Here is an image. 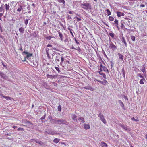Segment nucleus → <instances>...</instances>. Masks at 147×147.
<instances>
[{
	"mask_svg": "<svg viewBox=\"0 0 147 147\" xmlns=\"http://www.w3.org/2000/svg\"><path fill=\"white\" fill-rule=\"evenodd\" d=\"M80 6L82 8L85 10L91 9V5L87 3H80Z\"/></svg>",
	"mask_w": 147,
	"mask_h": 147,
	"instance_id": "obj_1",
	"label": "nucleus"
},
{
	"mask_svg": "<svg viewBox=\"0 0 147 147\" xmlns=\"http://www.w3.org/2000/svg\"><path fill=\"white\" fill-rule=\"evenodd\" d=\"M24 54L27 55L26 57H24V60H23V61H26V59H28L29 58L32 56V54L29 52L24 51L23 52L22 54L24 55Z\"/></svg>",
	"mask_w": 147,
	"mask_h": 147,
	"instance_id": "obj_2",
	"label": "nucleus"
},
{
	"mask_svg": "<svg viewBox=\"0 0 147 147\" xmlns=\"http://www.w3.org/2000/svg\"><path fill=\"white\" fill-rule=\"evenodd\" d=\"M117 46L114 45L112 42L110 43L109 45V48L110 49L114 51L117 49Z\"/></svg>",
	"mask_w": 147,
	"mask_h": 147,
	"instance_id": "obj_3",
	"label": "nucleus"
},
{
	"mask_svg": "<svg viewBox=\"0 0 147 147\" xmlns=\"http://www.w3.org/2000/svg\"><path fill=\"white\" fill-rule=\"evenodd\" d=\"M44 133L46 135H47V134L49 135H54L57 134L55 131H49V132L45 131Z\"/></svg>",
	"mask_w": 147,
	"mask_h": 147,
	"instance_id": "obj_4",
	"label": "nucleus"
},
{
	"mask_svg": "<svg viewBox=\"0 0 147 147\" xmlns=\"http://www.w3.org/2000/svg\"><path fill=\"white\" fill-rule=\"evenodd\" d=\"M95 80L97 81L98 82L100 83H101L104 85H106L107 84V80H104L103 81H102L100 80H99L98 79H95Z\"/></svg>",
	"mask_w": 147,
	"mask_h": 147,
	"instance_id": "obj_5",
	"label": "nucleus"
},
{
	"mask_svg": "<svg viewBox=\"0 0 147 147\" xmlns=\"http://www.w3.org/2000/svg\"><path fill=\"white\" fill-rule=\"evenodd\" d=\"M57 122L59 124H65L66 123V121L63 120H57Z\"/></svg>",
	"mask_w": 147,
	"mask_h": 147,
	"instance_id": "obj_6",
	"label": "nucleus"
},
{
	"mask_svg": "<svg viewBox=\"0 0 147 147\" xmlns=\"http://www.w3.org/2000/svg\"><path fill=\"white\" fill-rule=\"evenodd\" d=\"M32 141L34 142H35L36 143L39 144L40 145H42L43 144V143L42 142L40 141H39L38 140H35L34 139H32Z\"/></svg>",
	"mask_w": 147,
	"mask_h": 147,
	"instance_id": "obj_7",
	"label": "nucleus"
},
{
	"mask_svg": "<svg viewBox=\"0 0 147 147\" xmlns=\"http://www.w3.org/2000/svg\"><path fill=\"white\" fill-rule=\"evenodd\" d=\"M116 14L117 17L119 18L121 16H123L125 15L124 13L119 11L117 12Z\"/></svg>",
	"mask_w": 147,
	"mask_h": 147,
	"instance_id": "obj_8",
	"label": "nucleus"
},
{
	"mask_svg": "<svg viewBox=\"0 0 147 147\" xmlns=\"http://www.w3.org/2000/svg\"><path fill=\"white\" fill-rule=\"evenodd\" d=\"M121 127L123 128L126 131H130V130L129 128L128 127H126L124 125H120Z\"/></svg>",
	"mask_w": 147,
	"mask_h": 147,
	"instance_id": "obj_9",
	"label": "nucleus"
},
{
	"mask_svg": "<svg viewBox=\"0 0 147 147\" xmlns=\"http://www.w3.org/2000/svg\"><path fill=\"white\" fill-rule=\"evenodd\" d=\"M84 129L86 130H87L90 128V125L89 124H84Z\"/></svg>",
	"mask_w": 147,
	"mask_h": 147,
	"instance_id": "obj_10",
	"label": "nucleus"
},
{
	"mask_svg": "<svg viewBox=\"0 0 147 147\" xmlns=\"http://www.w3.org/2000/svg\"><path fill=\"white\" fill-rule=\"evenodd\" d=\"M58 33L60 37L61 40L63 41V34L60 32L59 30L58 31Z\"/></svg>",
	"mask_w": 147,
	"mask_h": 147,
	"instance_id": "obj_11",
	"label": "nucleus"
},
{
	"mask_svg": "<svg viewBox=\"0 0 147 147\" xmlns=\"http://www.w3.org/2000/svg\"><path fill=\"white\" fill-rule=\"evenodd\" d=\"M114 22V24H115V26L119 30L118 20L117 19H115Z\"/></svg>",
	"mask_w": 147,
	"mask_h": 147,
	"instance_id": "obj_12",
	"label": "nucleus"
},
{
	"mask_svg": "<svg viewBox=\"0 0 147 147\" xmlns=\"http://www.w3.org/2000/svg\"><path fill=\"white\" fill-rule=\"evenodd\" d=\"M72 119L75 121H77L78 119L77 116L76 115H72Z\"/></svg>",
	"mask_w": 147,
	"mask_h": 147,
	"instance_id": "obj_13",
	"label": "nucleus"
},
{
	"mask_svg": "<svg viewBox=\"0 0 147 147\" xmlns=\"http://www.w3.org/2000/svg\"><path fill=\"white\" fill-rule=\"evenodd\" d=\"M121 41L122 42H123L125 46V47H127V42L126 41L125 39V38L124 37H122V39H121Z\"/></svg>",
	"mask_w": 147,
	"mask_h": 147,
	"instance_id": "obj_14",
	"label": "nucleus"
},
{
	"mask_svg": "<svg viewBox=\"0 0 147 147\" xmlns=\"http://www.w3.org/2000/svg\"><path fill=\"white\" fill-rule=\"evenodd\" d=\"M56 76L55 75L53 76L52 75H49V74H47V78H49L52 79H53V78H55Z\"/></svg>",
	"mask_w": 147,
	"mask_h": 147,
	"instance_id": "obj_15",
	"label": "nucleus"
},
{
	"mask_svg": "<svg viewBox=\"0 0 147 147\" xmlns=\"http://www.w3.org/2000/svg\"><path fill=\"white\" fill-rule=\"evenodd\" d=\"M4 6L5 7V9L6 11H8L9 10V7H10L9 4H5L4 5Z\"/></svg>",
	"mask_w": 147,
	"mask_h": 147,
	"instance_id": "obj_16",
	"label": "nucleus"
},
{
	"mask_svg": "<svg viewBox=\"0 0 147 147\" xmlns=\"http://www.w3.org/2000/svg\"><path fill=\"white\" fill-rule=\"evenodd\" d=\"M101 145L102 147H104L105 146V147H107L108 146V145L107 144L104 142H101Z\"/></svg>",
	"mask_w": 147,
	"mask_h": 147,
	"instance_id": "obj_17",
	"label": "nucleus"
},
{
	"mask_svg": "<svg viewBox=\"0 0 147 147\" xmlns=\"http://www.w3.org/2000/svg\"><path fill=\"white\" fill-rule=\"evenodd\" d=\"M146 81V80L144 78H142V79H141L140 82L139 83H140L141 84H144V82H145Z\"/></svg>",
	"mask_w": 147,
	"mask_h": 147,
	"instance_id": "obj_18",
	"label": "nucleus"
},
{
	"mask_svg": "<svg viewBox=\"0 0 147 147\" xmlns=\"http://www.w3.org/2000/svg\"><path fill=\"white\" fill-rule=\"evenodd\" d=\"M103 69L104 71L106 72L108 74L109 73V71L106 67L103 66Z\"/></svg>",
	"mask_w": 147,
	"mask_h": 147,
	"instance_id": "obj_19",
	"label": "nucleus"
},
{
	"mask_svg": "<svg viewBox=\"0 0 147 147\" xmlns=\"http://www.w3.org/2000/svg\"><path fill=\"white\" fill-rule=\"evenodd\" d=\"M99 72V74L100 75L102 76L103 78L105 79H106V75L105 74L102 73V72Z\"/></svg>",
	"mask_w": 147,
	"mask_h": 147,
	"instance_id": "obj_20",
	"label": "nucleus"
},
{
	"mask_svg": "<svg viewBox=\"0 0 147 147\" xmlns=\"http://www.w3.org/2000/svg\"><path fill=\"white\" fill-rule=\"evenodd\" d=\"M118 55L119 58V59L121 60V61H123V59L124 56L122 55L120 53H118Z\"/></svg>",
	"mask_w": 147,
	"mask_h": 147,
	"instance_id": "obj_21",
	"label": "nucleus"
},
{
	"mask_svg": "<svg viewBox=\"0 0 147 147\" xmlns=\"http://www.w3.org/2000/svg\"><path fill=\"white\" fill-rule=\"evenodd\" d=\"M3 98H5L7 100H12L13 99V98H11L10 97L5 96H3Z\"/></svg>",
	"mask_w": 147,
	"mask_h": 147,
	"instance_id": "obj_22",
	"label": "nucleus"
},
{
	"mask_svg": "<svg viewBox=\"0 0 147 147\" xmlns=\"http://www.w3.org/2000/svg\"><path fill=\"white\" fill-rule=\"evenodd\" d=\"M61 61L60 63V65L61 66H63V64L64 61V58L62 56L61 58Z\"/></svg>",
	"mask_w": 147,
	"mask_h": 147,
	"instance_id": "obj_23",
	"label": "nucleus"
},
{
	"mask_svg": "<svg viewBox=\"0 0 147 147\" xmlns=\"http://www.w3.org/2000/svg\"><path fill=\"white\" fill-rule=\"evenodd\" d=\"M60 141V139L57 138L54 139L53 140L54 142L55 143H57Z\"/></svg>",
	"mask_w": 147,
	"mask_h": 147,
	"instance_id": "obj_24",
	"label": "nucleus"
},
{
	"mask_svg": "<svg viewBox=\"0 0 147 147\" xmlns=\"http://www.w3.org/2000/svg\"><path fill=\"white\" fill-rule=\"evenodd\" d=\"M19 31L20 33H23L24 32V29L23 28L21 27L19 29Z\"/></svg>",
	"mask_w": 147,
	"mask_h": 147,
	"instance_id": "obj_25",
	"label": "nucleus"
},
{
	"mask_svg": "<svg viewBox=\"0 0 147 147\" xmlns=\"http://www.w3.org/2000/svg\"><path fill=\"white\" fill-rule=\"evenodd\" d=\"M0 75L1 76V77L3 78H5V75L3 74L2 72H1L0 71Z\"/></svg>",
	"mask_w": 147,
	"mask_h": 147,
	"instance_id": "obj_26",
	"label": "nucleus"
},
{
	"mask_svg": "<svg viewBox=\"0 0 147 147\" xmlns=\"http://www.w3.org/2000/svg\"><path fill=\"white\" fill-rule=\"evenodd\" d=\"M78 120L79 121H81V122H82V123H84L85 122L84 119L83 117H80L78 119Z\"/></svg>",
	"mask_w": 147,
	"mask_h": 147,
	"instance_id": "obj_27",
	"label": "nucleus"
},
{
	"mask_svg": "<svg viewBox=\"0 0 147 147\" xmlns=\"http://www.w3.org/2000/svg\"><path fill=\"white\" fill-rule=\"evenodd\" d=\"M100 69H99V72H102V71H103V65L102 64H101V65L100 66Z\"/></svg>",
	"mask_w": 147,
	"mask_h": 147,
	"instance_id": "obj_28",
	"label": "nucleus"
},
{
	"mask_svg": "<svg viewBox=\"0 0 147 147\" xmlns=\"http://www.w3.org/2000/svg\"><path fill=\"white\" fill-rule=\"evenodd\" d=\"M144 65H143V68L141 69V71L142 72L144 73H145V67H144Z\"/></svg>",
	"mask_w": 147,
	"mask_h": 147,
	"instance_id": "obj_29",
	"label": "nucleus"
},
{
	"mask_svg": "<svg viewBox=\"0 0 147 147\" xmlns=\"http://www.w3.org/2000/svg\"><path fill=\"white\" fill-rule=\"evenodd\" d=\"M74 19H76L77 21L79 22L81 21L82 20L81 19L79 18L77 16H75L74 18Z\"/></svg>",
	"mask_w": 147,
	"mask_h": 147,
	"instance_id": "obj_30",
	"label": "nucleus"
},
{
	"mask_svg": "<svg viewBox=\"0 0 147 147\" xmlns=\"http://www.w3.org/2000/svg\"><path fill=\"white\" fill-rule=\"evenodd\" d=\"M22 9V6L20 5L19 7L18 8L17 11L18 12H20Z\"/></svg>",
	"mask_w": 147,
	"mask_h": 147,
	"instance_id": "obj_31",
	"label": "nucleus"
},
{
	"mask_svg": "<svg viewBox=\"0 0 147 147\" xmlns=\"http://www.w3.org/2000/svg\"><path fill=\"white\" fill-rule=\"evenodd\" d=\"M98 116L100 118V119H103V118H104L103 115L100 113L99 114Z\"/></svg>",
	"mask_w": 147,
	"mask_h": 147,
	"instance_id": "obj_32",
	"label": "nucleus"
},
{
	"mask_svg": "<svg viewBox=\"0 0 147 147\" xmlns=\"http://www.w3.org/2000/svg\"><path fill=\"white\" fill-rule=\"evenodd\" d=\"M106 11L107 13V15L108 16H109L111 14V12L109 9H107L106 10Z\"/></svg>",
	"mask_w": 147,
	"mask_h": 147,
	"instance_id": "obj_33",
	"label": "nucleus"
},
{
	"mask_svg": "<svg viewBox=\"0 0 147 147\" xmlns=\"http://www.w3.org/2000/svg\"><path fill=\"white\" fill-rule=\"evenodd\" d=\"M58 2L59 3H62L64 5H65V3L64 0H57Z\"/></svg>",
	"mask_w": 147,
	"mask_h": 147,
	"instance_id": "obj_34",
	"label": "nucleus"
},
{
	"mask_svg": "<svg viewBox=\"0 0 147 147\" xmlns=\"http://www.w3.org/2000/svg\"><path fill=\"white\" fill-rule=\"evenodd\" d=\"M108 19L110 21H113L114 20V18L113 17L110 16L109 17Z\"/></svg>",
	"mask_w": 147,
	"mask_h": 147,
	"instance_id": "obj_35",
	"label": "nucleus"
},
{
	"mask_svg": "<svg viewBox=\"0 0 147 147\" xmlns=\"http://www.w3.org/2000/svg\"><path fill=\"white\" fill-rule=\"evenodd\" d=\"M46 53H47V56L48 59H50L51 58V57L49 55V53L48 52V50L47 49V50H46Z\"/></svg>",
	"mask_w": 147,
	"mask_h": 147,
	"instance_id": "obj_36",
	"label": "nucleus"
},
{
	"mask_svg": "<svg viewBox=\"0 0 147 147\" xmlns=\"http://www.w3.org/2000/svg\"><path fill=\"white\" fill-rule=\"evenodd\" d=\"M131 39L133 41H135V37L134 36H131Z\"/></svg>",
	"mask_w": 147,
	"mask_h": 147,
	"instance_id": "obj_37",
	"label": "nucleus"
},
{
	"mask_svg": "<svg viewBox=\"0 0 147 147\" xmlns=\"http://www.w3.org/2000/svg\"><path fill=\"white\" fill-rule=\"evenodd\" d=\"M45 38L47 40H49L52 38V37L50 36H49L46 37Z\"/></svg>",
	"mask_w": 147,
	"mask_h": 147,
	"instance_id": "obj_38",
	"label": "nucleus"
},
{
	"mask_svg": "<svg viewBox=\"0 0 147 147\" xmlns=\"http://www.w3.org/2000/svg\"><path fill=\"white\" fill-rule=\"evenodd\" d=\"M109 35L112 38H114V34L113 33H110Z\"/></svg>",
	"mask_w": 147,
	"mask_h": 147,
	"instance_id": "obj_39",
	"label": "nucleus"
},
{
	"mask_svg": "<svg viewBox=\"0 0 147 147\" xmlns=\"http://www.w3.org/2000/svg\"><path fill=\"white\" fill-rule=\"evenodd\" d=\"M69 63V61L67 60H66L65 61V64L64 65L65 66H68V64Z\"/></svg>",
	"mask_w": 147,
	"mask_h": 147,
	"instance_id": "obj_40",
	"label": "nucleus"
},
{
	"mask_svg": "<svg viewBox=\"0 0 147 147\" xmlns=\"http://www.w3.org/2000/svg\"><path fill=\"white\" fill-rule=\"evenodd\" d=\"M56 70L58 71V73H59L60 72V71L59 69V68L57 67H55Z\"/></svg>",
	"mask_w": 147,
	"mask_h": 147,
	"instance_id": "obj_41",
	"label": "nucleus"
},
{
	"mask_svg": "<svg viewBox=\"0 0 147 147\" xmlns=\"http://www.w3.org/2000/svg\"><path fill=\"white\" fill-rule=\"evenodd\" d=\"M101 120L105 124L106 123V121L105 119V118H103V119H101Z\"/></svg>",
	"mask_w": 147,
	"mask_h": 147,
	"instance_id": "obj_42",
	"label": "nucleus"
},
{
	"mask_svg": "<svg viewBox=\"0 0 147 147\" xmlns=\"http://www.w3.org/2000/svg\"><path fill=\"white\" fill-rule=\"evenodd\" d=\"M58 110L59 111H61V105H59L57 108Z\"/></svg>",
	"mask_w": 147,
	"mask_h": 147,
	"instance_id": "obj_43",
	"label": "nucleus"
},
{
	"mask_svg": "<svg viewBox=\"0 0 147 147\" xmlns=\"http://www.w3.org/2000/svg\"><path fill=\"white\" fill-rule=\"evenodd\" d=\"M55 61L57 63L59 61V58L57 56H56V58L55 59Z\"/></svg>",
	"mask_w": 147,
	"mask_h": 147,
	"instance_id": "obj_44",
	"label": "nucleus"
},
{
	"mask_svg": "<svg viewBox=\"0 0 147 147\" xmlns=\"http://www.w3.org/2000/svg\"><path fill=\"white\" fill-rule=\"evenodd\" d=\"M119 103H120V105L123 107H124V104L123 103V102H122L120 100H119Z\"/></svg>",
	"mask_w": 147,
	"mask_h": 147,
	"instance_id": "obj_45",
	"label": "nucleus"
},
{
	"mask_svg": "<svg viewBox=\"0 0 147 147\" xmlns=\"http://www.w3.org/2000/svg\"><path fill=\"white\" fill-rule=\"evenodd\" d=\"M17 130L18 131L21 130L22 131H24V129L23 128L20 127Z\"/></svg>",
	"mask_w": 147,
	"mask_h": 147,
	"instance_id": "obj_46",
	"label": "nucleus"
},
{
	"mask_svg": "<svg viewBox=\"0 0 147 147\" xmlns=\"http://www.w3.org/2000/svg\"><path fill=\"white\" fill-rule=\"evenodd\" d=\"M121 28L122 29H123L125 28V27L123 23H121Z\"/></svg>",
	"mask_w": 147,
	"mask_h": 147,
	"instance_id": "obj_47",
	"label": "nucleus"
},
{
	"mask_svg": "<svg viewBox=\"0 0 147 147\" xmlns=\"http://www.w3.org/2000/svg\"><path fill=\"white\" fill-rule=\"evenodd\" d=\"M0 10L1 11V12L4 11L3 8V5H1L0 7Z\"/></svg>",
	"mask_w": 147,
	"mask_h": 147,
	"instance_id": "obj_48",
	"label": "nucleus"
},
{
	"mask_svg": "<svg viewBox=\"0 0 147 147\" xmlns=\"http://www.w3.org/2000/svg\"><path fill=\"white\" fill-rule=\"evenodd\" d=\"M138 76L140 77V78H144V77L140 74H138Z\"/></svg>",
	"mask_w": 147,
	"mask_h": 147,
	"instance_id": "obj_49",
	"label": "nucleus"
},
{
	"mask_svg": "<svg viewBox=\"0 0 147 147\" xmlns=\"http://www.w3.org/2000/svg\"><path fill=\"white\" fill-rule=\"evenodd\" d=\"M122 72H123V77H124L125 76V71H124V68L123 69Z\"/></svg>",
	"mask_w": 147,
	"mask_h": 147,
	"instance_id": "obj_50",
	"label": "nucleus"
},
{
	"mask_svg": "<svg viewBox=\"0 0 147 147\" xmlns=\"http://www.w3.org/2000/svg\"><path fill=\"white\" fill-rule=\"evenodd\" d=\"M28 19H26L24 20V23L26 24L27 25L28 22Z\"/></svg>",
	"mask_w": 147,
	"mask_h": 147,
	"instance_id": "obj_51",
	"label": "nucleus"
},
{
	"mask_svg": "<svg viewBox=\"0 0 147 147\" xmlns=\"http://www.w3.org/2000/svg\"><path fill=\"white\" fill-rule=\"evenodd\" d=\"M131 119H132V120H133L135 121L136 122H138V121H139V120H138L136 119L135 118H134V117H133Z\"/></svg>",
	"mask_w": 147,
	"mask_h": 147,
	"instance_id": "obj_52",
	"label": "nucleus"
},
{
	"mask_svg": "<svg viewBox=\"0 0 147 147\" xmlns=\"http://www.w3.org/2000/svg\"><path fill=\"white\" fill-rule=\"evenodd\" d=\"M67 29L69 30H70V31H73V30H72L71 28H70V26H69V27H68Z\"/></svg>",
	"mask_w": 147,
	"mask_h": 147,
	"instance_id": "obj_53",
	"label": "nucleus"
},
{
	"mask_svg": "<svg viewBox=\"0 0 147 147\" xmlns=\"http://www.w3.org/2000/svg\"><path fill=\"white\" fill-rule=\"evenodd\" d=\"M52 83L53 84V86H57V83H55L54 82H53Z\"/></svg>",
	"mask_w": 147,
	"mask_h": 147,
	"instance_id": "obj_54",
	"label": "nucleus"
},
{
	"mask_svg": "<svg viewBox=\"0 0 147 147\" xmlns=\"http://www.w3.org/2000/svg\"><path fill=\"white\" fill-rule=\"evenodd\" d=\"M124 98L126 100H128V99L127 97V96H124Z\"/></svg>",
	"mask_w": 147,
	"mask_h": 147,
	"instance_id": "obj_55",
	"label": "nucleus"
},
{
	"mask_svg": "<svg viewBox=\"0 0 147 147\" xmlns=\"http://www.w3.org/2000/svg\"><path fill=\"white\" fill-rule=\"evenodd\" d=\"M145 5L143 4H142L140 5V7H145Z\"/></svg>",
	"mask_w": 147,
	"mask_h": 147,
	"instance_id": "obj_56",
	"label": "nucleus"
},
{
	"mask_svg": "<svg viewBox=\"0 0 147 147\" xmlns=\"http://www.w3.org/2000/svg\"><path fill=\"white\" fill-rule=\"evenodd\" d=\"M75 41L76 42V43L78 44H79V42L76 39H75Z\"/></svg>",
	"mask_w": 147,
	"mask_h": 147,
	"instance_id": "obj_57",
	"label": "nucleus"
},
{
	"mask_svg": "<svg viewBox=\"0 0 147 147\" xmlns=\"http://www.w3.org/2000/svg\"><path fill=\"white\" fill-rule=\"evenodd\" d=\"M52 49H53V50H54L57 51H58V50H59L58 49H57V48H56L55 47H53Z\"/></svg>",
	"mask_w": 147,
	"mask_h": 147,
	"instance_id": "obj_58",
	"label": "nucleus"
},
{
	"mask_svg": "<svg viewBox=\"0 0 147 147\" xmlns=\"http://www.w3.org/2000/svg\"><path fill=\"white\" fill-rule=\"evenodd\" d=\"M76 50H77L79 52H80L81 51V49L79 47H78V48L77 49H76Z\"/></svg>",
	"mask_w": 147,
	"mask_h": 147,
	"instance_id": "obj_59",
	"label": "nucleus"
},
{
	"mask_svg": "<svg viewBox=\"0 0 147 147\" xmlns=\"http://www.w3.org/2000/svg\"><path fill=\"white\" fill-rule=\"evenodd\" d=\"M70 33H71V35L73 37H74V35L72 33V31H70Z\"/></svg>",
	"mask_w": 147,
	"mask_h": 147,
	"instance_id": "obj_60",
	"label": "nucleus"
},
{
	"mask_svg": "<svg viewBox=\"0 0 147 147\" xmlns=\"http://www.w3.org/2000/svg\"><path fill=\"white\" fill-rule=\"evenodd\" d=\"M52 47V45H50L49 44H48L47 45V47Z\"/></svg>",
	"mask_w": 147,
	"mask_h": 147,
	"instance_id": "obj_61",
	"label": "nucleus"
},
{
	"mask_svg": "<svg viewBox=\"0 0 147 147\" xmlns=\"http://www.w3.org/2000/svg\"><path fill=\"white\" fill-rule=\"evenodd\" d=\"M67 19L69 20L71 19V16H67Z\"/></svg>",
	"mask_w": 147,
	"mask_h": 147,
	"instance_id": "obj_62",
	"label": "nucleus"
},
{
	"mask_svg": "<svg viewBox=\"0 0 147 147\" xmlns=\"http://www.w3.org/2000/svg\"><path fill=\"white\" fill-rule=\"evenodd\" d=\"M32 6H33L34 8H35V4L34 3H32Z\"/></svg>",
	"mask_w": 147,
	"mask_h": 147,
	"instance_id": "obj_63",
	"label": "nucleus"
},
{
	"mask_svg": "<svg viewBox=\"0 0 147 147\" xmlns=\"http://www.w3.org/2000/svg\"><path fill=\"white\" fill-rule=\"evenodd\" d=\"M19 50L21 51H23V49H22V47H20L19 48Z\"/></svg>",
	"mask_w": 147,
	"mask_h": 147,
	"instance_id": "obj_64",
	"label": "nucleus"
}]
</instances>
